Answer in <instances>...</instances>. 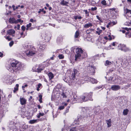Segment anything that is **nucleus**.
<instances>
[{
	"mask_svg": "<svg viewBox=\"0 0 131 131\" xmlns=\"http://www.w3.org/2000/svg\"><path fill=\"white\" fill-rule=\"evenodd\" d=\"M10 64V66L8 68V70L14 74L19 73L24 68V65L18 61H13Z\"/></svg>",
	"mask_w": 131,
	"mask_h": 131,
	"instance_id": "obj_1",
	"label": "nucleus"
},
{
	"mask_svg": "<svg viewBox=\"0 0 131 131\" xmlns=\"http://www.w3.org/2000/svg\"><path fill=\"white\" fill-rule=\"evenodd\" d=\"M23 50L27 56L30 57L35 53V49L33 46H31L29 44L26 43L24 44L23 47Z\"/></svg>",
	"mask_w": 131,
	"mask_h": 131,
	"instance_id": "obj_2",
	"label": "nucleus"
},
{
	"mask_svg": "<svg viewBox=\"0 0 131 131\" xmlns=\"http://www.w3.org/2000/svg\"><path fill=\"white\" fill-rule=\"evenodd\" d=\"M92 93H86L83 94L81 97L79 98L76 101L82 103L83 102H86L88 100L92 101Z\"/></svg>",
	"mask_w": 131,
	"mask_h": 131,
	"instance_id": "obj_3",
	"label": "nucleus"
},
{
	"mask_svg": "<svg viewBox=\"0 0 131 131\" xmlns=\"http://www.w3.org/2000/svg\"><path fill=\"white\" fill-rule=\"evenodd\" d=\"M77 70L75 69H74L71 76L69 78H65L64 79H63V80L67 83H71L74 82V81L75 79V76L77 75Z\"/></svg>",
	"mask_w": 131,
	"mask_h": 131,
	"instance_id": "obj_4",
	"label": "nucleus"
},
{
	"mask_svg": "<svg viewBox=\"0 0 131 131\" xmlns=\"http://www.w3.org/2000/svg\"><path fill=\"white\" fill-rule=\"evenodd\" d=\"M9 126L10 129H13V131H17L19 127H20L19 123H14L13 122H11Z\"/></svg>",
	"mask_w": 131,
	"mask_h": 131,
	"instance_id": "obj_5",
	"label": "nucleus"
},
{
	"mask_svg": "<svg viewBox=\"0 0 131 131\" xmlns=\"http://www.w3.org/2000/svg\"><path fill=\"white\" fill-rule=\"evenodd\" d=\"M4 81L9 84H11L12 82V78L9 75H7L5 76L3 78Z\"/></svg>",
	"mask_w": 131,
	"mask_h": 131,
	"instance_id": "obj_6",
	"label": "nucleus"
},
{
	"mask_svg": "<svg viewBox=\"0 0 131 131\" xmlns=\"http://www.w3.org/2000/svg\"><path fill=\"white\" fill-rule=\"evenodd\" d=\"M87 71L91 75H93L95 73V67L92 66H90L87 67Z\"/></svg>",
	"mask_w": 131,
	"mask_h": 131,
	"instance_id": "obj_7",
	"label": "nucleus"
},
{
	"mask_svg": "<svg viewBox=\"0 0 131 131\" xmlns=\"http://www.w3.org/2000/svg\"><path fill=\"white\" fill-rule=\"evenodd\" d=\"M124 15L125 17L131 16V10L127 8L124 9Z\"/></svg>",
	"mask_w": 131,
	"mask_h": 131,
	"instance_id": "obj_8",
	"label": "nucleus"
},
{
	"mask_svg": "<svg viewBox=\"0 0 131 131\" xmlns=\"http://www.w3.org/2000/svg\"><path fill=\"white\" fill-rule=\"evenodd\" d=\"M112 2V0H102L101 2V4L104 5L110 6Z\"/></svg>",
	"mask_w": 131,
	"mask_h": 131,
	"instance_id": "obj_9",
	"label": "nucleus"
},
{
	"mask_svg": "<svg viewBox=\"0 0 131 131\" xmlns=\"http://www.w3.org/2000/svg\"><path fill=\"white\" fill-rule=\"evenodd\" d=\"M125 29L128 31L126 33V36L128 38H131V28H125Z\"/></svg>",
	"mask_w": 131,
	"mask_h": 131,
	"instance_id": "obj_10",
	"label": "nucleus"
},
{
	"mask_svg": "<svg viewBox=\"0 0 131 131\" xmlns=\"http://www.w3.org/2000/svg\"><path fill=\"white\" fill-rule=\"evenodd\" d=\"M51 35L50 33L48 32L45 34V39L46 41H48L51 39Z\"/></svg>",
	"mask_w": 131,
	"mask_h": 131,
	"instance_id": "obj_11",
	"label": "nucleus"
},
{
	"mask_svg": "<svg viewBox=\"0 0 131 131\" xmlns=\"http://www.w3.org/2000/svg\"><path fill=\"white\" fill-rule=\"evenodd\" d=\"M80 54H75V60L76 61H79L81 59H82L83 57Z\"/></svg>",
	"mask_w": 131,
	"mask_h": 131,
	"instance_id": "obj_12",
	"label": "nucleus"
},
{
	"mask_svg": "<svg viewBox=\"0 0 131 131\" xmlns=\"http://www.w3.org/2000/svg\"><path fill=\"white\" fill-rule=\"evenodd\" d=\"M120 88V87L118 85H113L111 87V89L113 91H117Z\"/></svg>",
	"mask_w": 131,
	"mask_h": 131,
	"instance_id": "obj_13",
	"label": "nucleus"
},
{
	"mask_svg": "<svg viewBox=\"0 0 131 131\" xmlns=\"http://www.w3.org/2000/svg\"><path fill=\"white\" fill-rule=\"evenodd\" d=\"M37 48L38 50L40 52L43 51L45 49L44 47L41 45H38Z\"/></svg>",
	"mask_w": 131,
	"mask_h": 131,
	"instance_id": "obj_14",
	"label": "nucleus"
},
{
	"mask_svg": "<svg viewBox=\"0 0 131 131\" xmlns=\"http://www.w3.org/2000/svg\"><path fill=\"white\" fill-rule=\"evenodd\" d=\"M20 101L21 104L22 105H23L25 104L26 103V100L24 98L22 97L20 98Z\"/></svg>",
	"mask_w": 131,
	"mask_h": 131,
	"instance_id": "obj_15",
	"label": "nucleus"
},
{
	"mask_svg": "<svg viewBox=\"0 0 131 131\" xmlns=\"http://www.w3.org/2000/svg\"><path fill=\"white\" fill-rule=\"evenodd\" d=\"M44 66L42 65L37 68L36 71L38 72H40L41 71L43 70L44 69Z\"/></svg>",
	"mask_w": 131,
	"mask_h": 131,
	"instance_id": "obj_16",
	"label": "nucleus"
},
{
	"mask_svg": "<svg viewBox=\"0 0 131 131\" xmlns=\"http://www.w3.org/2000/svg\"><path fill=\"white\" fill-rule=\"evenodd\" d=\"M9 21L11 24H17L16 20L14 17L10 18L9 19Z\"/></svg>",
	"mask_w": 131,
	"mask_h": 131,
	"instance_id": "obj_17",
	"label": "nucleus"
},
{
	"mask_svg": "<svg viewBox=\"0 0 131 131\" xmlns=\"http://www.w3.org/2000/svg\"><path fill=\"white\" fill-rule=\"evenodd\" d=\"M76 52L77 54H82L83 52V50L81 48H77L76 49Z\"/></svg>",
	"mask_w": 131,
	"mask_h": 131,
	"instance_id": "obj_18",
	"label": "nucleus"
},
{
	"mask_svg": "<svg viewBox=\"0 0 131 131\" xmlns=\"http://www.w3.org/2000/svg\"><path fill=\"white\" fill-rule=\"evenodd\" d=\"M106 123L108 127H110L111 125L112 121L110 119L106 121Z\"/></svg>",
	"mask_w": 131,
	"mask_h": 131,
	"instance_id": "obj_19",
	"label": "nucleus"
},
{
	"mask_svg": "<svg viewBox=\"0 0 131 131\" xmlns=\"http://www.w3.org/2000/svg\"><path fill=\"white\" fill-rule=\"evenodd\" d=\"M15 31L13 29L8 30L7 32L8 34L9 35H12L15 33Z\"/></svg>",
	"mask_w": 131,
	"mask_h": 131,
	"instance_id": "obj_20",
	"label": "nucleus"
},
{
	"mask_svg": "<svg viewBox=\"0 0 131 131\" xmlns=\"http://www.w3.org/2000/svg\"><path fill=\"white\" fill-rule=\"evenodd\" d=\"M93 25L92 23H88L85 24L84 26V27L85 28H87L89 27H92Z\"/></svg>",
	"mask_w": 131,
	"mask_h": 131,
	"instance_id": "obj_21",
	"label": "nucleus"
},
{
	"mask_svg": "<svg viewBox=\"0 0 131 131\" xmlns=\"http://www.w3.org/2000/svg\"><path fill=\"white\" fill-rule=\"evenodd\" d=\"M48 75L49 77V80H51V79H52L54 77V75L51 72L49 73L48 74Z\"/></svg>",
	"mask_w": 131,
	"mask_h": 131,
	"instance_id": "obj_22",
	"label": "nucleus"
},
{
	"mask_svg": "<svg viewBox=\"0 0 131 131\" xmlns=\"http://www.w3.org/2000/svg\"><path fill=\"white\" fill-rule=\"evenodd\" d=\"M82 117H81L78 118L77 120H75L74 121V123L76 124H79L80 122L81 123L82 122Z\"/></svg>",
	"mask_w": 131,
	"mask_h": 131,
	"instance_id": "obj_23",
	"label": "nucleus"
},
{
	"mask_svg": "<svg viewBox=\"0 0 131 131\" xmlns=\"http://www.w3.org/2000/svg\"><path fill=\"white\" fill-rule=\"evenodd\" d=\"M68 3L64 1V0H61L60 4L63 6L66 5L68 4Z\"/></svg>",
	"mask_w": 131,
	"mask_h": 131,
	"instance_id": "obj_24",
	"label": "nucleus"
},
{
	"mask_svg": "<svg viewBox=\"0 0 131 131\" xmlns=\"http://www.w3.org/2000/svg\"><path fill=\"white\" fill-rule=\"evenodd\" d=\"M125 45L124 44H119L118 46V49L119 50H121L122 51L123 49L125 47Z\"/></svg>",
	"mask_w": 131,
	"mask_h": 131,
	"instance_id": "obj_25",
	"label": "nucleus"
},
{
	"mask_svg": "<svg viewBox=\"0 0 131 131\" xmlns=\"http://www.w3.org/2000/svg\"><path fill=\"white\" fill-rule=\"evenodd\" d=\"M62 40V37H58L57 39V41L58 43H60Z\"/></svg>",
	"mask_w": 131,
	"mask_h": 131,
	"instance_id": "obj_26",
	"label": "nucleus"
},
{
	"mask_svg": "<svg viewBox=\"0 0 131 131\" xmlns=\"http://www.w3.org/2000/svg\"><path fill=\"white\" fill-rule=\"evenodd\" d=\"M80 35L79 31L77 30L75 32L74 35V37L75 38H77Z\"/></svg>",
	"mask_w": 131,
	"mask_h": 131,
	"instance_id": "obj_27",
	"label": "nucleus"
},
{
	"mask_svg": "<svg viewBox=\"0 0 131 131\" xmlns=\"http://www.w3.org/2000/svg\"><path fill=\"white\" fill-rule=\"evenodd\" d=\"M129 112V110L128 109H124L123 112V114L124 115H126L128 114Z\"/></svg>",
	"mask_w": 131,
	"mask_h": 131,
	"instance_id": "obj_28",
	"label": "nucleus"
},
{
	"mask_svg": "<svg viewBox=\"0 0 131 131\" xmlns=\"http://www.w3.org/2000/svg\"><path fill=\"white\" fill-rule=\"evenodd\" d=\"M130 50V48L128 47H127L125 45V47L122 50V51L125 52L128 51Z\"/></svg>",
	"mask_w": 131,
	"mask_h": 131,
	"instance_id": "obj_29",
	"label": "nucleus"
},
{
	"mask_svg": "<svg viewBox=\"0 0 131 131\" xmlns=\"http://www.w3.org/2000/svg\"><path fill=\"white\" fill-rule=\"evenodd\" d=\"M97 31H96V33L98 35H99L102 32V30L100 29L99 28H97Z\"/></svg>",
	"mask_w": 131,
	"mask_h": 131,
	"instance_id": "obj_30",
	"label": "nucleus"
},
{
	"mask_svg": "<svg viewBox=\"0 0 131 131\" xmlns=\"http://www.w3.org/2000/svg\"><path fill=\"white\" fill-rule=\"evenodd\" d=\"M112 63L111 62L108 60H107L106 61L105 63V65L106 66L110 65Z\"/></svg>",
	"mask_w": 131,
	"mask_h": 131,
	"instance_id": "obj_31",
	"label": "nucleus"
},
{
	"mask_svg": "<svg viewBox=\"0 0 131 131\" xmlns=\"http://www.w3.org/2000/svg\"><path fill=\"white\" fill-rule=\"evenodd\" d=\"M38 120L37 119H33L30 120L29 122V123L30 124H32L34 123H37V122Z\"/></svg>",
	"mask_w": 131,
	"mask_h": 131,
	"instance_id": "obj_32",
	"label": "nucleus"
},
{
	"mask_svg": "<svg viewBox=\"0 0 131 131\" xmlns=\"http://www.w3.org/2000/svg\"><path fill=\"white\" fill-rule=\"evenodd\" d=\"M104 38L106 40H107L108 39L110 40H111L112 39V37L110 35H109L108 36V37L106 36L104 37Z\"/></svg>",
	"mask_w": 131,
	"mask_h": 131,
	"instance_id": "obj_33",
	"label": "nucleus"
},
{
	"mask_svg": "<svg viewBox=\"0 0 131 131\" xmlns=\"http://www.w3.org/2000/svg\"><path fill=\"white\" fill-rule=\"evenodd\" d=\"M90 81L92 83H97V81L95 79L93 78H91Z\"/></svg>",
	"mask_w": 131,
	"mask_h": 131,
	"instance_id": "obj_34",
	"label": "nucleus"
},
{
	"mask_svg": "<svg viewBox=\"0 0 131 131\" xmlns=\"http://www.w3.org/2000/svg\"><path fill=\"white\" fill-rule=\"evenodd\" d=\"M83 11L85 12L86 16L88 17L89 16V12L87 10H83Z\"/></svg>",
	"mask_w": 131,
	"mask_h": 131,
	"instance_id": "obj_35",
	"label": "nucleus"
},
{
	"mask_svg": "<svg viewBox=\"0 0 131 131\" xmlns=\"http://www.w3.org/2000/svg\"><path fill=\"white\" fill-rule=\"evenodd\" d=\"M91 78L90 77H89L87 76L85 77L84 78L85 81H90Z\"/></svg>",
	"mask_w": 131,
	"mask_h": 131,
	"instance_id": "obj_36",
	"label": "nucleus"
},
{
	"mask_svg": "<svg viewBox=\"0 0 131 131\" xmlns=\"http://www.w3.org/2000/svg\"><path fill=\"white\" fill-rule=\"evenodd\" d=\"M98 1H96V0H91V4L93 5H94L95 4L98 3Z\"/></svg>",
	"mask_w": 131,
	"mask_h": 131,
	"instance_id": "obj_37",
	"label": "nucleus"
},
{
	"mask_svg": "<svg viewBox=\"0 0 131 131\" xmlns=\"http://www.w3.org/2000/svg\"><path fill=\"white\" fill-rule=\"evenodd\" d=\"M94 29H91L90 30H86V32L88 34L91 33L92 31H94Z\"/></svg>",
	"mask_w": 131,
	"mask_h": 131,
	"instance_id": "obj_38",
	"label": "nucleus"
},
{
	"mask_svg": "<svg viewBox=\"0 0 131 131\" xmlns=\"http://www.w3.org/2000/svg\"><path fill=\"white\" fill-rule=\"evenodd\" d=\"M74 18L75 20L77 19H81L82 18V17L81 16H75L74 17Z\"/></svg>",
	"mask_w": 131,
	"mask_h": 131,
	"instance_id": "obj_39",
	"label": "nucleus"
},
{
	"mask_svg": "<svg viewBox=\"0 0 131 131\" xmlns=\"http://www.w3.org/2000/svg\"><path fill=\"white\" fill-rule=\"evenodd\" d=\"M44 115V114L43 113H40L39 114H37V117L38 118H39L41 116H43Z\"/></svg>",
	"mask_w": 131,
	"mask_h": 131,
	"instance_id": "obj_40",
	"label": "nucleus"
},
{
	"mask_svg": "<svg viewBox=\"0 0 131 131\" xmlns=\"http://www.w3.org/2000/svg\"><path fill=\"white\" fill-rule=\"evenodd\" d=\"M100 108L99 107H95V109L96 110L95 111H94V112L95 114H98L99 113V112H99V111H98V109H99Z\"/></svg>",
	"mask_w": 131,
	"mask_h": 131,
	"instance_id": "obj_41",
	"label": "nucleus"
},
{
	"mask_svg": "<svg viewBox=\"0 0 131 131\" xmlns=\"http://www.w3.org/2000/svg\"><path fill=\"white\" fill-rule=\"evenodd\" d=\"M41 12H43L44 14H45L46 13V11L44 10L43 8H42V9H40L39 10L38 12L39 13H40Z\"/></svg>",
	"mask_w": 131,
	"mask_h": 131,
	"instance_id": "obj_42",
	"label": "nucleus"
},
{
	"mask_svg": "<svg viewBox=\"0 0 131 131\" xmlns=\"http://www.w3.org/2000/svg\"><path fill=\"white\" fill-rule=\"evenodd\" d=\"M58 57L60 59H63L64 58V56L62 54H60L58 55Z\"/></svg>",
	"mask_w": 131,
	"mask_h": 131,
	"instance_id": "obj_43",
	"label": "nucleus"
},
{
	"mask_svg": "<svg viewBox=\"0 0 131 131\" xmlns=\"http://www.w3.org/2000/svg\"><path fill=\"white\" fill-rule=\"evenodd\" d=\"M39 101L40 102V103H41L42 102V96L41 95H39Z\"/></svg>",
	"mask_w": 131,
	"mask_h": 131,
	"instance_id": "obj_44",
	"label": "nucleus"
},
{
	"mask_svg": "<svg viewBox=\"0 0 131 131\" xmlns=\"http://www.w3.org/2000/svg\"><path fill=\"white\" fill-rule=\"evenodd\" d=\"M69 131H78V130L76 128L73 127L70 129Z\"/></svg>",
	"mask_w": 131,
	"mask_h": 131,
	"instance_id": "obj_45",
	"label": "nucleus"
},
{
	"mask_svg": "<svg viewBox=\"0 0 131 131\" xmlns=\"http://www.w3.org/2000/svg\"><path fill=\"white\" fill-rule=\"evenodd\" d=\"M69 108H70V107L69 106H68L67 107L66 110L65 111V112L64 113V114L65 115V114H66V113L68 112L69 111Z\"/></svg>",
	"mask_w": 131,
	"mask_h": 131,
	"instance_id": "obj_46",
	"label": "nucleus"
},
{
	"mask_svg": "<svg viewBox=\"0 0 131 131\" xmlns=\"http://www.w3.org/2000/svg\"><path fill=\"white\" fill-rule=\"evenodd\" d=\"M97 7H91V10L92 11H94L96 10L97 9Z\"/></svg>",
	"mask_w": 131,
	"mask_h": 131,
	"instance_id": "obj_47",
	"label": "nucleus"
},
{
	"mask_svg": "<svg viewBox=\"0 0 131 131\" xmlns=\"http://www.w3.org/2000/svg\"><path fill=\"white\" fill-rule=\"evenodd\" d=\"M14 43V42L12 41L10 42L9 43V46L10 47H11L12 46Z\"/></svg>",
	"mask_w": 131,
	"mask_h": 131,
	"instance_id": "obj_48",
	"label": "nucleus"
},
{
	"mask_svg": "<svg viewBox=\"0 0 131 131\" xmlns=\"http://www.w3.org/2000/svg\"><path fill=\"white\" fill-rule=\"evenodd\" d=\"M64 108V106H60L59 108V109L60 110H62Z\"/></svg>",
	"mask_w": 131,
	"mask_h": 131,
	"instance_id": "obj_49",
	"label": "nucleus"
},
{
	"mask_svg": "<svg viewBox=\"0 0 131 131\" xmlns=\"http://www.w3.org/2000/svg\"><path fill=\"white\" fill-rule=\"evenodd\" d=\"M61 95L63 98H66L67 97V96L64 93H62L61 94Z\"/></svg>",
	"mask_w": 131,
	"mask_h": 131,
	"instance_id": "obj_50",
	"label": "nucleus"
},
{
	"mask_svg": "<svg viewBox=\"0 0 131 131\" xmlns=\"http://www.w3.org/2000/svg\"><path fill=\"white\" fill-rule=\"evenodd\" d=\"M109 9L110 10V12H111L112 11H115L116 9L114 8H110V9Z\"/></svg>",
	"mask_w": 131,
	"mask_h": 131,
	"instance_id": "obj_51",
	"label": "nucleus"
},
{
	"mask_svg": "<svg viewBox=\"0 0 131 131\" xmlns=\"http://www.w3.org/2000/svg\"><path fill=\"white\" fill-rule=\"evenodd\" d=\"M21 29L23 31H24L25 29V27L24 26H21Z\"/></svg>",
	"mask_w": 131,
	"mask_h": 131,
	"instance_id": "obj_52",
	"label": "nucleus"
},
{
	"mask_svg": "<svg viewBox=\"0 0 131 131\" xmlns=\"http://www.w3.org/2000/svg\"><path fill=\"white\" fill-rule=\"evenodd\" d=\"M96 17L97 19L99 21H101L102 20L101 19L98 15L96 16Z\"/></svg>",
	"mask_w": 131,
	"mask_h": 131,
	"instance_id": "obj_53",
	"label": "nucleus"
},
{
	"mask_svg": "<svg viewBox=\"0 0 131 131\" xmlns=\"http://www.w3.org/2000/svg\"><path fill=\"white\" fill-rule=\"evenodd\" d=\"M31 26V24L30 23H29L27 25L26 27H30Z\"/></svg>",
	"mask_w": 131,
	"mask_h": 131,
	"instance_id": "obj_54",
	"label": "nucleus"
},
{
	"mask_svg": "<svg viewBox=\"0 0 131 131\" xmlns=\"http://www.w3.org/2000/svg\"><path fill=\"white\" fill-rule=\"evenodd\" d=\"M18 90V88L15 87L14 88V90H13V92L14 93H15Z\"/></svg>",
	"mask_w": 131,
	"mask_h": 131,
	"instance_id": "obj_55",
	"label": "nucleus"
},
{
	"mask_svg": "<svg viewBox=\"0 0 131 131\" xmlns=\"http://www.w3.org/2000/svg\"><path fill=\"white\" fill-rule=\"evenodd\" d=\"M28 85L27 84H25L24 86H23L22 87V89H23V90H24V88L25 87H26Z\"/></svg>",
	"mask_w": 131,
	"mask_h": 131,
	"instance_id": "obj_56",
	"label": "nucleus"
},
{
	"mask_svg": "<svg viewBox=\"0 0 131 131\" xmlns=\"http://www.w3.org/2000/svg\"><path fill=\"white\" fill-rule=\"evenodd\" d=\"M6 38L8 40V41L10 40L11 39V38H10L9 37V36H7L6 37Z\"/></svg>",
	"mask_w": 131,
	"mask_h": 131,
	"instance_id": "obj_57",
	"label": "nucleus"
},
{
	"mask_svg": "<svg viewBox=\"0 0 131 131\" xmlns=\"http://www.w3.org/2000/svg\"><path fill=\"white\" fill-rule=\"evenodd\" d=\"M112 24L113 25V26L114 25H115L117 23V22L116 21H113L112 22Z\"/></svg>",
	"mask_w": 131,
	"mask_h": 131,
	"instance_id": "obj_58",
	"label": "nucleus"
},
{
	"mask_svg": "<svg viewBox=\"0 0 131 131\" xmlns=\"http://www.w3.org/2000/svg\"><path fill=\"white\" fill-rule=\"evenodd\" d=\"M21 21V19H18L17 20H16V22H17V24L18 23V22H20Z\"/></svg>",
	"mask_w": 131,
	"mask_h": 131,
	"instance_id": "obj_59",
	"label": "nucleus"
},
{
	"mask_svg": "<svg viewBox=\"0 0 131 131\" xmlns=\"http://www.w3.org/2000/svg\"><path fill=\"white\" fill-rule=\"evenodd\" d=\"M108 24L109 25H110V27H111L112 26H113V25H112V22H109L108 23Z\"/></svg>",
	"mask_w": 131,
	"mask_h": 131,
	"instance_id": "obj_60",
	"label": "nucleus"
},
{
	"mask_svg": "<svg viewBox=\"0 0 131 131\" xmlns=\"http://www.w3.org/2000/svg\"><path fill=\"white\" fill-rule=\"evenodd\" d=\"M41 84L40 83H39L37 86V87L38 88H40V86H41Z\"/></svg>",
	"mask_w": 131,
	"mask_h": 131,
	"instance_id": "obj_61",
	"label": "nucleus"
},
{
	"mask_svg": "<svg viewBox=\"0 0 131 131\" xmlns=\"http://www.w3.org/2000/svg\"><path fill=\"white\" fill-rule=\"evenodd\" d=\"M20 27V26L18 24L17 25V28L18 30L19 29Z\"/></svg>",
	"mask_w": 131,
	"mask_h": 131,
	"instance_id": "obj_62",
	"label": "nucleus"
},
{
	"mask_svg": "<svg viewBox=\"0 0 131 131\" xmlns=\"http://www.w3.org/2000/svg\"><path fill=\"white\" fill-rule=\"evenodd\" d=\"M12 7L13 8V10H16L15 8V6L14 5H13L12 6Z\"/></svg>",
	"mask_w": 131,
	"mask_h": 131,
	"instance_id": "obj_63",
	"label": "nucleus"
},
{
	"mask_svg": "<svg viewBox=\"0 0 131 131\" xmlns=\"http://www.w3.org/2000/svg\"><path fill=\"white\" fill-rule=\"evenodd\" d=\"M20 7V5H19L15 7V9H17L18 8Z\"/></svg>",
	"mask_w": 131,
	"mask_h": 131,
	"instance_id": "obj_64",
	"label": "nucleus"
}]
</instances>
